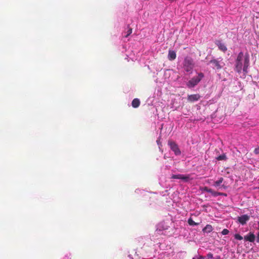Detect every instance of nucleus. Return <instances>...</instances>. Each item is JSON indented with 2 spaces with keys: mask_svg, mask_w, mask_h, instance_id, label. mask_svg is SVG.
<instances>
[{
  "mask_svg": "<svg viewBox=\"0 0 259 259\" xmlns=\"http://www.w3.org/2000/svg\"><path fill=\"white\" fill-rule=\"evenodd\" d=\"M249 65V56L248 53L244 55L243 53L240 52L235 60L234 70L238 73H241L242 70L244 74L248 73V68Z\"/></svg>",
  "mask_w": 259,
  "mask_h": 259,
  "instance_id": "f257e3e1",
  "label": "nucleus"
},
{
  "mask_svg": "<svg viewBox=\"0 0 259 259\" xmlns=\"http://www.w3.org/2000/svg\"><path fill=\"white\" fill-rule=\"evenodd\" d=\"M183 68L187 72H192L193 68L194 67L193 60L189 57L185 58L183 63Z\"/></svg>",
  "mask_w": 259,
  "mask_h": 259,
  "instance_id": "f03ea898",
  "label": "nucleus"
},
{
  "mask_svg": "<svg viewBox=\"0 0 259 259\" xmlns=\"http://www.w3.org/2000/svg\"><path fill=\"white\" fill-rule=\"evenodd\" d=\"M204 77V74L200 72L199 73L197 76L193 77L187 83L189 88H192L196 85Z\"/></svg>",
  "mask_w": 259,
  "mask_h": 259,
  "instance_id": "7ed1b4c3",
  "label": "nucleus"
},
{
  "mask_svg": "<svg viewBox=\"0 0 259 259\" xmlns=\"http://www.w3.org/2000/svg\"><path fill=\"white\" fill-rule=\"evenodd\" d=\"M209 63L212 65V68L218 70L222 69L225 64L222 61V59L219 60L218 59H212L209 61Z\"/></svg>",
  "mask_w": 259,
  "mask_h": 259,
  "instance_id": "20e7f679",
  "label": "nucleus"
},
{
  "mask_svg": "<svg viewBox=\"0 0 259 259\" xmlns=\"http://www.w3.org/2000/svg\"><path fill=\"white\" fill-rule=\"evenodd\" d=\"M168 145L170 147V149L175 153V155H180L181 154V150L175 142L168 141Z\"/></svg>",
  "mask_w": 259,
  "mask_h": 259,
  "instance_id": "39448f33",
  "label": "nucleus"
},
{
  "mask_svg": "<svg viewBox=\"0 0 259 259\" xmlns=\"http://www.w3.org/2000/svg\"><path fill=\"white\" fill-rule=\"evenodd\" d=\"M171 179H181L183 180L184 182H188L190 180V175H181V174H178V175H172L171 177Z\"/></svg>",
  "mask_w": 259,
  "mask_h": 259,
  "instance_id": "423d86ee",
  "label": "nucleus"
},
{
  "mask_svg": "<svg viewBox=\"0 0 259 259\" xmlns=\"http://www.w3.org/2000/svg\"><path fill=\"white\" fill-rule=\"evenodd\" d=\"M238 221L242 225H245L249 220V217L247 214H244L238 217Z\"/></svg>",
  "mask_w": 259,
  "mask_h": 259,
  "instance_id": "0eeeda50",
  "label": "nucleus"
},
{
  "mask_svg": "<svg viewBox=\"0 0 259 259\" xmlns=\"http://www.w3.org/2000/svg\"><path fill=\"white\" fill-rule=\"evenodd\" d=\"M244 239L246 241L253 242L255 240V236L253 233L249 232L248 234L244 237Z\"/></svg>",
  "mask_w": 259,
  "mask_h": 259,
  "instance_id": "6e6552de",
  "label": "nucleus"
},
{
  "mask_svg": "<svg viewBox=\"0 0 259 259\" xmlns=\"http://www.w3.org/2000/svg\"><path fill=\"white\" fill-rule=\"evenodd\" d=\"M200 98L199 94H193L188 96V100L189 102H193L198 101Z\"/></svg>",
  "mask_w": 259,
  "mask_h": 259,
  "instance_id": "1a4fd4ad",
  "label": "nucleus"
},
{
  "mask_svg": "<svg viewBox=\"0 0 259 259\" xmlns=\"http://www.w3.org/2000/svg\"><path fill=\"white\" fill-rule=\"evenodd\" d=\"M203 190H204V191H206L207 192L211 193L212 194V195L213 196H219V195H223L222 193H219V192H217L216 191H214L212 189H211L210 188H208L207 187H205L204 188Z\"/></svg>",
  "mask_w": 259,
  "mask_h": 259,
  "instance_id": "9d476101",
  "label": "nucleus"
},
{
  "mask_svg": "<svg viewBox=\"0 0 259 259\" xmlns=\"http://www.w3.org/2000/svg\"><path fill=\"white\" fill-rule=\"evenodd\" d=\"M216 45L218 46L219 49L222 51L225 52L227 50V48L226 46L222 43L221 41L218 40L216 43Z\"/></svg>",
  "mask_w": 259,
  "mask_h": 259,
  "instance_id": "9b49d317",
  "label": "nucleus"
},
{
  "mask_svg": "<svg viewBox=\"0 0 259 259\" xmlns=\"http://www.w3.org/2000/svg\"><path fill=\"white\" fill-rule=\"evenodd\" d=\"M176 58V53L174 51L169 50L168 51V59L170 61H172Z\"/></svg>",
  "mask_w": 259,
  "mask_h": 259,
  "instance_id": "f8f14e48",
  "label": "nucleus"
},
{
  "mask_svg": "<svg viewBox=\"0 0 259 259\" xmlns=\"http://www.w3.org/2000/svg\"><path fill=\"white\" fill-rule=\"evenodd\" d=\"M140 104V101L139 99L135 98L134 99L132 102V105L134 108H138Z\"/></svg>",
  "mask_w": 259,
  "mask_h": 259,
  "instance_id": "ddd939ff",
  "label": "nucleus"
},
{
  "mask_svg": "<svg viewBox=\"0 0 259 259\" xmlns=\"http://www.w3.org/2000/svg\"><path fill=\"white\" fill-rule=\"evenodd\" d=\"M213 230L212 227L210 225H207L202 230L204 232L210 233Z\"/></svg>",
  "mask_w": 259,
  "mask_h": 259,
  "instance_id": "4468645a",
  "label": "nucleus"
},
{
  "mask_svg": "<svg viewBox=\"0 0 259 259\" xmlns=\"http://www.w3.org/2000/svg\"><path fill=\"white\" fill-rule=\"evenodd\" d=\"M223 181L224 179L223 178H219V179L218 181L214 182L213 186L214 187H219L220 185V184L223 182Z\"/></svg>",
  "mask_w": 259,
  "mask_h": 259,
  "instance_id": "2eb2a0df",
  "label": "nucleus"
},
{
  "mask_svg": "<svg viewBox=\"0 0 259 259\" xmlns=\"http://www.w3.org/2000/svg\"><path fill=\"white\" fill-rule=\"evenodd\" d=\"M188 223L190 226H197L199 225V223H195L191 218H189L188 220Z\"/></svg>",
  "mask_w": 259,
  "mask_h": 259,
  "instance_id": "dca6fc26",
  "label": "nucleus"
},
{
  "mask_svg": "<svg viewBox=\"0 0 259 259\" xmlns=\"http://www.w3.org/2000/svg\"><path fill=\"white\" fill-rule=\"evenodd\" d=\"M216 159L218 160H219V161H220V160H226L227 159V158L226 157V154L224 153V154H222L221 155H220V156H218L216 158Z\"/></svg>",
  "mask_w": 259,
  "mask_h": 259,
  "instance_id": "f3484780",
  "label": "nucleus"
},
{
  "mask_svg": "<svg viewBox=\"0 0 259 259\" xmlns=\"http://www.w3.org/2000/svg\"><path fill=\"white\" fill-rule=\"evenodd\" d=\"M128 29H127V32H126V35H125V37H128L132 33V28H131V27H130L129 26H128Z\"/></svg>",
  "mask_w": 259,
  "mask_h": 259,
  "instance_id": "a211bd4d",
  "label": "nucleus"
},
{
  "mask_svg": "<svg viewBox=\"0 0 259 259\" xmlns=\"http://www.w3.org/2000/svg\"><path fill=\"white\" fill-rule=\"evenodd\" d=\"M234 237L237 240H241L243 239V237L239 234H235L234 235Z\"/></svg>",
  "mask_w": 259,
  "mask_h": 259,
  "instance_id": "6ab92c4d",
  "label": "nucleus"
},
{
  "mask_svg": "<svg viewBox=\"0 0 259 259\" xmlns=\"http://www.w3.org/2000/svg\"><path fill=\"white\" fill-rule=\"evenodd\" d=\"M229 233V231L227 229H224L223 230V231H222V234L223 235H227Z\"/></svg>",
  "mask_w": 259,
  "mask_h": 259,
  "instance_id": "aec40b11",
  "label": "nucleus"
},
{
  "mask_svg": "<svg viewBox=\"0 0 259 259\" xmlns=\"http://www.w3.org/2000/svg\"><path fill=\"white\" fill-rule=\"evenodd\" d=\"M208 258H212L213 257L212 253L209 252L207 254Z\"/></svg>",
  "mask_w": 259,
  "mask_h": 259,
  "instance_id": "412c9836",
  "label": "nucleus"
},
{
  "mask_svg": "<svg viewBox=\"0 0 259 259\" xmlns=\"http://www.w3.org/2000/svg\"><path fill=\"white\" fill-rule=\"evenodd\" d=\"M254 152L256 154H259V146L254 149Z\"/></svg>",
  "mask_w": 259,
  "mask_h": 259,
  "instance_id": "4be33fe9",
  "label": "nucleus"
},
{
  "mask_svg": "<svg viewBox=\"0 0 259 259\" xmlns=\"http://www.w3.org/2000/svg\"><path fill=\"white\" fill-rule=\"evenodd\" d=\"M257 230H258V232L257 234L256 241H257V242H259V228H257Z\"/></svg>",
  "mask_w": 259,
  "mask_h": 259,
  "instance_id": "5701e85b",
  "label": "nucleus"
},
{
  "mask_svg": "<svg viewBox=\"0 0 259 259\" xmlns=\"http://www.w3.org/2000/svg\"><path fill=\"white\" fill-rule=\"evenodd\" d=\"M215 259H221L220 256H217L215 258Z\"/></svg>",
  "mask_w": 259,
  "mask_h": 259,
  "instance_id": "b1692460",
  "label": "nucleus"
},
{
  "mask_svg": "<svg viewBox=\"0 0 259 259\" xmlns=\"http://www.w3.org/2000/svg\"><path fill=\"white\" fill-rule=\"evenodd\" d=\"M258 228H259V222H258Z\"/></svg>",
  "mask_w": 259,
  "mask_h": 259,
  "instance_id": "393cba45",
  "label": "nucleus"
},
{
  "mask_svg": "<svg viewBox=\"0 0 259 259\" xmlns=\"http://www.w3.org/2000/svg\"><path fill=\"white\" fill-rule=\"evenodd\" d=\"M193 259H195V258H193Z\"/></svg>",
  "mask_w": 259,
  "mask_h": 259,
  "instance_id": "a878e982",
  "label": "nucleus"
}]
</instances>
